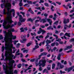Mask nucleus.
<instances>
[{"mask_svg":"<svg viewBox=\"0 0 74 74\" xmlns=\"http://www.w3.org/2000/svg\"><path fill=\"white\" fill-rule=\"evenodd\" d=\"M12 23H14V21L12 20V18H8V20L4 21V22L3 23L2 26L3 27V28L5 30H8L10 28H12L14 25H16L17 22H15L14 24H12ZM12 24L10 25V24Z\"/></svg>","mask_w":74,"mask_h":74,"instance_id":"1","label":"nucleus"},{"mask_svg":"<svg viewBox=\"0 0 74 74\" xmlns=\"http://www.w3.org/2000/svg\"><path fill=\"white\" fill-rule=\"evenodd\" d=\"M9 44H10V45H5V50H7V48L8 47L10 49L9 50V51H10V53L11 55L12 54V50L11 48H12L13 49H15V47H13V44H12V39H9Z\"/></svg>","mask_w":74,"mask_h":74,"instance_id":"2","label":"nucleus"},{"mask_svg":"<svg viewBox=\"0 0 74 74\" xmlns=\"http://www.w3.org/2000/svg\"><path fill=\"white\" fill-rule=\"evenodd\" d=\"M14 55H11L10 56V59H8V60L9 61V67H12V66H13V63H15V61L14 60H12L13 59V57H14Z\"/></svg>","mask_w":74,"mask_h":74,"instance_id":"3","label":"nucleus"},{"mask_svg":"<svg viewBox=\"0 0 74 74\" xmlns=\"http://www.w3.org/2000/svg\"><path fill=\"white\" fill-rule=\"evenodd\" d=\"M19 21L17 25H18V26H20L22 25V24L21 23L25 22V21H26V19L25 18H23L22 15L20 14L19 15Z\"/></svg>","mask_w":74,"mask_h":74,"instance_id":"4","label":"nucleus"},{"mask_svg":"<svg viewBox=\"0 0 74 74\" xmlns=\"http://www.w3.org/2000/svg\"><path fill=\"white\" fill-rule=\"evenodd\" d=\"M73 70V71L74 72V65L71 67L69 68L68 69L67 68H65V71H68V73H69V72H70L71 70Z\"/></svg>","mask_w":74,"mask_h":74,"instance_id":"5","label":"nucleus"},{"mask_svg":"<svg viewBox=\"0 0 74 74\" xmlns=\"http://www.w3.org/2000/svg\"><path fill=\"white\" fill-rule=\"evenodd\" d=\"M6 5L5 4V3H3V5L6 8H7L9 7H11V4L10 3L8 2V1L7 0L6 1Z\"/></svg>","mask_w":74,"mask_h":74,"instance_id":"6","label":"nucleus"},{"mask_svg":"<svg viewBox=\"0 0 74 74\" xmlns=\"http://www.w3.org/2000/svg\"><path fill=\"white\" fill-rule=\"evenodd\" d=\"M8 35H10V36H12V32H15V29H12L10 31V30H8Z\"/></svg>","mask_w":74,"mask_h":74,"instance_id":"7","label":"nucleus"},{"mask_svg":"<svg viewBox=\"0 0 74 74\" xmlns=\"http://www.w3.org/2000/svg\"><path fill=\"white\" fill-rule=\"evenodd\" d=\"M7 9V10L8 11V12L6 13L7 15H8V17H9V16H11V15H12V14H11V11H10V8L8 9V8H6Z\"/></svg>","mask_w":74,"mask_h":74,"instance_id":"8","label":"nucleus"},{"mask_svg":"<svg viewBox=\"0 0 74 74\" xmlns=\"http://www.w3.org/2000/svg\"><path fill=\"white\" fill-rule=\"evenodd\" d=\"M3 70L5 71V73L7 74V68H6L4 64L3 65Z\"/></svg>","mask_w":74,"mask_h":74,"instance_id":"9","label":"nucleus"},{"mask_svg":"<svg viewBox=\"0 0 74 74\" xmlns=\"http://www.w3.org/2000/svg\"><path fill=\"white\" fill-rule=\"evenodd\" d=\"M73 45H71L70 46H67L66 48L64 49V51H66V50H68L69 49H71Z\"/></svg>","mask_w":74,"mask_h":74,"instance_id":"10","label":"nucleus"},{"mask_svg":"<svg viewBox=\"0 0 74 74\" xmlns=\"http://www.w3.org/2000/svg\"><path fill=\"white\" fill-rule=\"evenodd\" d=\"M47 21L48 22H49V25L50 26H51L52 25V21L50 18H48L47 19Z\"/></svg>","mask_w":74,"mask_h":74,"instance_id":"11","label":"nucleus"},{"mask_svg":"<svg viewBox=\"0 0 74 74\" xmlns=\"http://www.w3.org/2000/svg\"><path fill=\"white\" fill-rule=\"evenodd\" d=\"M41 62L42 64L44 65V66H45V64L46 62H47V61L45 60H41Z\"/></svg>","mask_w":74,"mask_h":74,"instance_id":"12","label":"nucleus"},{"mask_svg":"<svg viewBox=\"0 0 74 74\" xmlns=\"http://www.w3.org/2000/svg\"><path fill=\"white\" fill-rule=\"evenodd\" d=\"M28 11L30 12L31 14H34V12L33 11H32V8H29Z\"/></svg>","mask_w":74,"mask_h":74,"instance_id":"13","label":"nucleus"},{"mask_svg":"<svg viewBox=\"0 0 74 74\" xmlns=\"http://www.w3.org/2000/svg\"><path fill=\"white\" fill-rule=\"evenodd\" d=\"M8 36L10 37H12V39H13V40H15V39L16 38V36H14L12 35V36H11L10 35H8Z\"/></svg>","mask_w":74,"mask_h":74,"instance_id":"14","label":"nucleus"},{"mask_svg":"<svg viewBox=\"0 0 74 74\" xmlns=\"http://www.w3.org/2000/svg\"><path fill=\"white\" fill-rule=\"evenodd\" d=\"M51 66L50 64H49L47 65V69L48 70H51Z\"/></svg>","mask_w":74,"mask_h":74,"instance_id":"15","label":"nucleus"},{"mask_svg":"<svg viewBox=\"0 0 74 74\" xmlns=\"http://www.w3.org/2000/svg\"><path fill=\"white\" fill-rule=\"evenodd\" d=\"M47 30H53V28H52L51 26H49L47 28Z\"/></svg>","mask_w":74,"mask_h":74,"instance_id":"16","label":"nucleus"},{"mask_svg":"<svg viewBox=\"0 0 74 74\" xmlns=\"http://www.w3.org/2000/svg\"><path fill=\"white\" fill-rule=\"evenodd\" d=\"M64 36H67V37H71V36H70V33H67L66 32Z\"/></svg>","mask_w":74,"mask_h":74,"instance_id":"17","label":"nucleus"},{"mask_svg":"<svg viewBox=\"0 0 74 74\" xmlns=\"http://www.w3.org/2000/svg\"><path fill=\"white\" fill-rule=\"evenodd\" d=\"M39 48V46L38 45H36L35 46V48H33V50H36V49Z\"/></svg>","mask_w":74,"mask_h":74,"instance_id":"18","label":"nucleus"},{"mask_svg":"<svg viewBox=\"0 0 74 74\" xmlns=\"http://www.w3.org/2000/svg\"><path fill=\"white\" fill-rule=\"evenodd\" d=\"M11 12H13V16H14V15H15V10L14 9H12L11 10Z\"/></svg>","mask_w":74,"mask_h":74,"instance_id":"19","label":"nucleus"},{"mask_svg":"<svg viewBox=\"0 0 74 74\" xmlns=\"http://www.w3.org/2000/svg\"><path fill=\"white\" fill-rule=\"evenodd\" d=\"M59 23V21H57L53 23V25H56L57 26L58 25V23Z\"/></svg>","mask_w":74,"mask_h":74,"instance_id":"20","label":"nucleus"},{"mask_svg":"<svg viewBox=\"0 0 74 74\" xmlns=\"http://www.w3.org/2000/svg\"><path fill=\"white\" fill-rule=\"evenodd\" d=\"M42 55L43 56H46L47 55V53L45 52H43L42 53Z\"/></svg>","mask_w":74,"mask_h":74,"instance_id":"21","label":"nucleus"},{"mask_svg":"<svg viewBox=\"0 0 74 74\" xmlns=\"http://www.w3.org/2000/svg\"><path fill=\"white\" fill-rule=\"evenodd\" d=\"M27 21L28 22H29V21H31V22H33V20L31 18H29L27 20Z\"/></svg>","mask_w":74,"mask_h":74,"instance_id":"22","label":"nucleus"},{"mask_svg":"<svg viewBox=\"0 0 74 74\" xmlns=\"http://www.w3.org/2000/svg\"><path fill=\"white\" fill-rule=\"evenodd\" d=\"M61 58V56H60V54H59L58 55V56L57 57V59H58V60H60V59Z\"/></svg>","mask_w":74,"mask_h":74,"instance_id":"23","label":"nucleus"},{"mask_svg":"<svg viewBox=\"0 0 74 74\" xmlns=\"http://www.w3.org/2000/svg\"><path fill=\"white\" fill-rule=\"evenodd\" d=\"M50 33H48L47 34V36L45 38V39H47V38H48V37H49V34H50Z\"/></svg>","mask_w":74,"mask_h":74,"instance_id":"24","label":"nucleus"},{"mask_svg":"<svg viewBox=\"0 0 74 74\" xmlns=\"http://www.w3.org/2000/svg\"><path fill=\"white\" fill-rule=\"evenodd\" d=\"M55 64L53 63L52 64V69H55Z\"/></svg>","mask_w":74,"mask_h":74,"instance_id":"25","label":"nucleus"},{"mask_svg":"<svg viewBox=\"0 0 74 74\" xmlns=\"http://www.w3.org/2000/svg\"><path fill=\"white\" fill-rule=\"evenodd\" d=\"M46 43H48L49 44V43H51V41L50 40H47L46 41Z\"/></svg>","mask_w":74,"mask_h":74,"instance_id":"26","label":"nucleus"},{"mask_svg":"<svg viewBox=\"0 0 74 74\" xmlns=\"http://www.w3.org/2000/svg\"><path fill=\"white\" fill-rule=\"evenodd\" d=\"M20 30L21 31V32H25V30L23 29V27H21L20 28Z\"/></svg>","mask_w":74,"mask_h":74,"instance_id":"27","label":"nucleus"},{"mask_svg":"<svg viewBox=\"0 0 74 74\" xmlns=\"http://www.w3.org/2000/svg\"><path fill=\"white\" fill-rule=\"evenodd\" d=\"M21 66H22V64H19L17 65V67L18 69H20L21 67Z\"/></svg>","mask_w":74,"mask_h":74,"instance_id":"28","label":"nucleus"},{"mask_svg":"<svg viewBox=\"0 0 74 74\" xmlns=\"http://www.w3.org/2000/svg\"><path fill=\"white\" fill-rule=\"evenodd\" d=\"M53 36H54V37H55L56 40H58V36L54 34H53Z\"/></svg>","mask_w":74,"mask_h":74,"instance_id":"29","label":"nucleus"},{"mask_svg":"<svg viewBox=\"0 0 74 74\" xmlns=\"http://www.w3.org/2000/svg\"><path fill=\"white\" fill-rule=\"evenodd\" d=\"M39 67H41V66H42L43 67H44V65L43 64H42L41 63H40V62L39 63Z\"/></svg>","mask_w":74,"mask_h":74,"instance_id":"30","label":"nucleus"},{"mask_svg":"<svg viewBox=\"0 0 74 74\" xmlns=\"http://www.w3.org/2000/svg\"><path fill=\"white\" fill-rule=\"evenodd\" d=\"M32 45V43L29 42L26 45L27 47H29V46H30V45Z\"/></svg>","mask_w":74,"mask_h":74,"instance_id":"31","label":"nucleus"},{"mask_svg":"<svg viewBox=\"0 0 74 74\" xmlns=\"http://www.w3.org/2000/svg\"><path fill=\"white\" fill-rule=\"evenodd\" d=\"M45 5L46 6V7H49V4L47 3H44Z\"/></svg>","mask_w":74,"mask_h":74,"instance_id":"32","label":"nucleus"},{"mask_svg":"<svg viewBox=\"0 0 74 74\" xmlns=\"http://www.w3.org/2000/svg\"><path fill=\"white\" fill-rule=\"evenodd\" d=\"M63 22L64 24H67V22L66 21V19L65 18L64 19Z\"/></svg>","mask_w":74,"mask_h":74,"instance_id":"33","label":"nucleus"},{"mask_svg":"<svg viewBox=\"0 0 74 74\" xmlns=\"http://www.w3.org/2000/svg\"><path fill=\"white\" fill-rule=\"evenodd\" d=\"M21 61L22 62H23V63H25V62H26H26H27V61H26V60H25V59H22L21 60Z\"/></svg>","mask_w":74,"mask_h":74,"instance_id":"34","label":"nucleus"},{"mask_svg":"<svg viewBox=\"0 0 74 74\" xmlns=\"http://www.w3.org/2000/svg\"><path fill=\"white\" fill-rule=\"evenodd\" d=\"M74 42V38H72L69 40L70 42Z\"/></svg>","mask_w":74,"mask_h":74,"instance_id":"35","label":"nucleus"},{"mask_svg":"<svg viewBox=\"0 0 74 74\" xmlns=\"http://www.w3.org/2000/svg\"><path fill=\"white\" fill-rule=\"evenodd\" d=\"M25 52H26V53H27L28 52V50L27 49H25L23 51V53H25Z\"/></svg>","mask_w":74,"mask_h":74,"instance_id":"36","label":"nucleus"},{"mask_svg":"<svg viewBox=\"0 0 74 74\" xmlns=\"http://www.w3.org/2000/svg\"><path fill=\"white\" fill-rule=\"evenodd\" d=\"M45 22H47V21H46V20L45 19H43L42 23H45Z\"/></svg>","mask_w":74,"mask_h":74,"instance_id":"37","label":"nucleus"},{"mask_svg":"<svg viewBox=\"0 0 74 74\" xmlns=\"http://www.w3.org/2000/svg\"><path fill=\"white\" fill-rule=\"evenodd\" d=\"M20 14H22V15L24 16V17H25V13H24V12H20Z\"/></svg>","mask_w":74,"mask_h":74,"instance_id":"38","label":"nucleus"},{"mask_svg":"<svg viewBox=\"0 0 74 74\" xmlns=\"http://www.w3.org/2000/svg\"><path fill=\"white\" fill-rule=\"evenodd\" d=\"M3 14L4 15H6V12H5V9H3Z\"/></svg>","mask_w":74,"mask_h":74,"instance_id":"39","label":"nucleus"},{"mask_svg":"<svg viewBox=\"0 0 74 74\" xmlns=\"http://www.w3.org/2000/svg\"><path fill=\"white\" fill-rule=\"evenodd\" d=\"M62 40L60 38H59L58 39V40H56V41H58V42H60V41H61Z\"/></svg>","mask_w":74,"mask_h":74,"instance_id":"40","label":"nucleus"},{"mask_svg":"<svg viewBox=\"0 0 74 74\" xmlns=\"http://www.w3.org/2000/svg\"><path fill=\"white\" fill-rule=\"evenodd\" d=\"M41 32H42V34H44V33H46V31L44 30H43L42 31H41Z\"/></svg>","mask_w":74,"mask_h":74,"instance_id":"41","label":"nucleus"},{"mask_svg":"<svg viewBox=\"0 0 74 74\" xmlns=\"http://www.w3.org/2000/svg\"><path fill=\"white\" fill-rule=\"evenodd\" d=\"M35 60V59H31L30 60V62H34Z\"/></svg>","mask_w":74,"mask_h":74,"instance_id":"42","label":"nucleus"},{"mask_svg":"<svg viewBox=\"0 0 74 74\" xmlns=\"http://www.w3.org/2000/svg\"><path fill=\"white\" fill-rule=\"evenodd\" d=\"M27 3H28V4H32V2L31 1H27Z\"/></svg>","mask_w":74,"mask_h":74,"instance_id":"43","label":"nucleus"},{"mask_svg":"<svg viewBox=\"0 0 74 74\" xmlns=\"http://www.w3.org/2000/svg\"><path fill=\"white\" fill-rule=\"evenodd\" d=\"M51 4H53V5H54L55 6H56V3L55 2H52V3H51Z\"/></svg>","mask_w":74,"mask_h":74,"instance_id":"44","label":"nucleus"},{"mask_svg":"<svg viewBox=\"0 0 74 74\" xmlns=\"http://www.w3.org/2000/svg\"><path fill=\"white\" fill-rule=\"evenodd\" d=\"M35 8L37 10H40V11H42V10H41V8L40 7L38 8Z\"/></svg>","mask_w":74,"mask_h":74,"instance_id":"45","label":"nucleus"},{"mask_svg":"<svg viewBox=\"0 0 74 74\" xmlns=\"http://www.w3.org/2000/svg\"><path fill=\"white\" fill-rule=\"evenodd\" d=\"M56 44V43L54 42L53 43H52L51 44V46L52 47H53V46H55V45Z\"/></svg>","mask_w":74,"mask_h":74,"instance_id":"46","label":"nucleus"},{"mask_svg":"<svg viewBox=\"0 0 74 74\" xmlns=\"http://www.w3.org/2000/svg\"><path fill=\"white\" fill-rule=\"evenodd\" d=\"M3 37L2 35H0V40H3Z\"/></svg>","mask_w":74,"mask_h":74,"instance_id":"47","label":"nucleus"},{"mask_svg":"<svg viewBox=\"0 0 74 74\" xmlns=\"http://www.w3.org/2000/svg\"><path fill=\"white\" fill-rule=\"evenodd\" d=\"M3 5L4 6V5L3 4L1 3V8H2V9H3V8H4L3 7Z\"/></svg>","mask_w":74,"mask_h":74,"instance_id":"48","label":"nucleus"},{"mask_svg":"<svg viewBox=\"0 0 74 74\" xmlns=\"http://www.w3.org/2000/svg\"><path fill=\"white\" fill-rule=\"evenodd\" d=\"M21 38H22V39H23L25 38V37L23 35H22L21 36Z\"/></svg>","mask_w":74,"mask_h":74,"instance_id":"49","label":"nucleus"},{"mask_svg":"<svg viewBox=\"0 0 74 74\" xmlns=\"http://www.w3.org/2000/svg\"><path fill=\"white\" fill-rule=\"evenodd\" d=\"M14 74H18V71L16 70H15L14 71Z\"/></svg>","mask_w":74,"mask_h":74,"instance_id":"50","label":"nucleus"},{"mask_svg":"<svg viewBox=\"0 0 74 74\" xmlns=\"http://www.w3.org/2000/svg\"><path fill=\"white\" fill-rule=\"evenodd\" d=\"M48 14H47V13H45L44 14V16H45V17H47L48 16Z\"/></svg>","mask_w":74,"mask_h":74,"instance_id":"51","label":"nucleus"},{"mask_svg":"<svg viewBox=\"0 0 74 74\" xmlns=\"http://www.w3.org/2000/svg\"><path fill=\"white\" fill-rule=\"evenodd\" d=\"M56 3L58 4V5H61V3L57 1L56 2Z\"/></svg>","mask_w":74,"mask_h":74,"instance_id":"52","label":"nucleus"},{"mask_svg":"<svg viewBox=\"0 0 74 74\" xmlns=\"http://www.w3.org/2000/svg\"><path fill=\"white\" fill-rule=\"evenodd\" d=\"M39 38H44V36H43L42 35H40L39 36Z\"/></svg>","mask_w":74,"mask_h":74,"instance_id":"53","label":"nucleus"},{"mask_svg":"<svg viewBox=\"0 0 74 74\" xmlns=\"http://www.w3.org/2000/svg\"><path fill=\"white\" fill-rule=\"evenodd\" d=\"M53 18V15H51L49 16V18Z\"/></svg>","mask_w":74,"mask_h":74,"instance_id":"54","label":"nucleus"},{"mask_svg":"<svg viewBox=\"0 0 74 74\" xmlns=\"http://www.w3.org/2000/svg\"><path fill=\"white\" fill-rule=\"evenodd\" d=\"M61 65V63H60V62H58L57 63V67H59V65Z\"/></svg>","mask_w":74,"mask_h":74,"instance_id":"55","label":"nucleus"},{"mask_svg":"<svg viewBox=\"0 0 74 74\" xmlns=\"http://www.w3.org/2000/svg\"><path fill=\"white\" fill-rule=\"evenodd\" d=\"M60 69H62V68L64 67V66L63 65H60Z\"/></svg>","mask_w":74,"mask_h":74,"instance_id":"56","label":"nucleus"},{"mask_svg":"<svg viewBox=\"0 0 74 74\" xmlns=\"http://www.w3.org/2000/svg\"><path fill=\"white\" fill-rule=\"evenodd\" d=\"M63 6L65 8L66 10H67V9H68V8L67 6H65V5H64Z\"/></svg>","mask_w":74,"mask_h":74,"instance_id":"57","label":"nucleus"},{"mask_svg":"<svg viewBox=\"0 0 74 74\" xmlns=\"http://www.w3.org/2000/svg\"><path fill=\"white\" fill-rule=\"evenodd\" d=\"M45 40H44L43 42H41L42 45H44V44H45Z\"/></svg>","mask_w":74,"mask_h":74,"instance_id":"58","label":"nucleus"},{"mask_svg":"<svg viewBox=\"0 0 74 74\" xmlns=\"http://www.w3.org/2000/svg\"><path fill=\"white\" fill-rule=\"evenodd\" d=\"M23 5V3H19V5L20 6V7H22Z\"/></svg>","mask_w":74,"mask_h":74,"instance_id":"59","label":"nucleus"},{"mask_svg":"<svg viewBox=\"0 0 74 74\" xmlns=\"http://www.w3.org/2000/svg\"><path fill=\"white\" fill-rule=\"evenodd\" d=\"M46 70H47L46 69H45L43 71V73H44L45 71H46Z\"/></svg>","mask_w":74,"mask_h":74,"instance_id":"60","label":"nucleus"},{"mask_svg":"<svg viewBox=\"0 0 74 74\" xmlns=\"http://www.w3.org/2000/svg\"><path fill=\"white\" fill-rule=\"evenodd\" d=\"M39 70L40 71H41L42 70V67L40 66L39 68Z\"/></svg>","mask_w":74,"mask_h":74,"instance_id":"61","label":"nucleus"},{"mask_svg":"<svg viewBox=\"0 0 74 74\" xmlns=\"http://www.w3.org/2000/svg\"><path fill=\"white\" fill-rule=\"evenodd\" d=\"M63 33L62 32H61L60 33V36H63Z\"/></svg>","mask_w":74,"mask_h":74,"instance_id":"62","label":"nucleus"},{"mask_svg":"<svg viewBox=\"0 0 74 74\" xmlns=\"http://www.w3.org/2000/svg\"><path fill=\"white\" fill-rule=\"evenodd\" d=\"M70 5H71V4H70V3H67V6L69 7V6H70Z\"/></svg>","mask_w":74,"mask_h":74,"instance_id":"63","label":"nucleus"},{"mask_svg":"<svg viewBox=\"0 0 74 74\" xmlns=\"http://www.w3.org/2000/svg\"><path fill=\"white\" fill-rule=\"evenodd\" d=\"M43 19H41V18H39V21H40V22H41L42 21Z\"/></svg>","mask_w":74,"mask_h":74,"instance_id":"64","label":"nucleus"}]
</instances>
